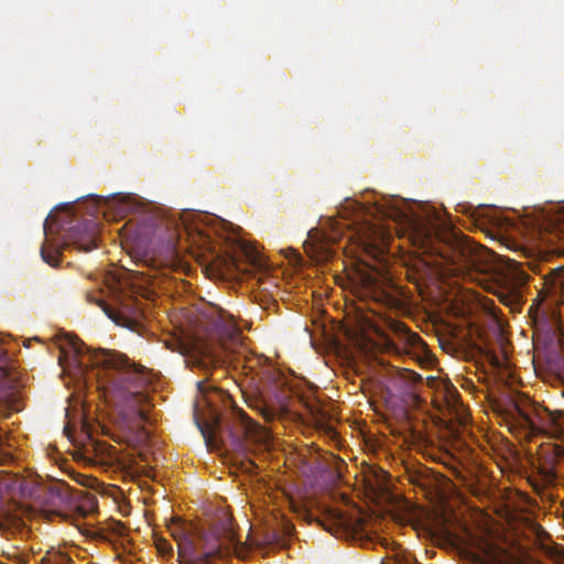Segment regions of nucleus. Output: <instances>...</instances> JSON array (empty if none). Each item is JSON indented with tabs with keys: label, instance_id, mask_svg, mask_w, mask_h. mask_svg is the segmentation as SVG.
<instances>
[{
	"label": "nucleus",
	"instance_id": "dca6fc26",
	"mask_svg": "<svg viewBox=\"0 0 564 564\" xmlns=\"http://www.w3.org/2000/svg\"><path fill=\"white\" fill-rule=\"evenodd\" d=\"M155 545H156L158 552L162 556H171L173 554V547L167 540L160 538L155 541Z\"/></svg>",
	"mask_w": 564,
	"mask_h": 564
},
{
	"label": "nucleus",
	"instance_id": "f257e3e1",
	"mask_svg": "<svg viewBox=\"0 0 564 564\" xmlns=\"http://www.w3.org/2000/svg\"><path fill=\"white\" fill-rule=\"evenodd\" d=\"M68 346L73 362L83 376H94L106 394L131 408L138 423L148 420L147 412L141 409L149 384L143 367L115 350L91 349L77 337L70 338Z\"/></svg>",
	"mask_w": 564,
	"mask_h": 564
},
{
	"label": "nucleus",
	"instance_id": "f03ea898",
	"mask_svg": "<svg viewBox=\"0 0 564 564\" xmlns=\"http://www.w3.org/2000/svg\"><path fill=\"white\" fill-rule=\"evenodd\" d=\"M373 215L379 220H391L395 232L423 253L438 257L449 264L478 270L482 249L467 236L448 232L441 235L434 225L408 209L404 200L376 203Z\"/></svg>",
	"mask_w": 564,
	"mask_h": 564
},
{
	"label": "nucleus",
	"instance_id": "6ab92c4d",
	"mask_svg": "<svg viewBox=\"0 0 564 564\" xmlns=\"http://www.w3.org/2000/svg\"><path fill=\"white\" fill-rule=\"evenodd\" d=\"M371 235L373 237H370V239L375 242V240L377 239H381L383 240L386 235H388L383 229L382 230H379L375 225L372 226V229H371Z\"/></svg>",
	"mask_w": 564,
	"mask_h": 564
},
{
	"label": "nucleus",
	"instance_id": "0eeeda50",
	"mask_svg": "<svg viewBox=\"0 0 564 564\" xmlns=\"http://www.w3.org/2000/svg\"><path fill=\"white\" fill-rule=\"evenodd\" d=\"M514 410L517 424L529 436H545L564 441V412L539 408L529 413L518 405Z\"/></svg>",
	"mask_w": 564,
	"mask_h": 564
},
{
	"label": "nucleus",
	"instance_id": "aec40b11",
	"mask_svg": "<svg viewBox=\"0 0 564 564\" xmlns=\"http://www.w3.org/2000/svg\"><path fill=\"white\" fill-rule=\"evenodd\" d=\"M226 264L229 267V265H232V267H237L238 265V259L236 256L231 254L228 257L227 260H225Z\"/></svg>",
	"mask_w": 564,
	"mask_h": 564
},
{
	"label": "nucleus",
	"instance_id": "f3484780",
	"mask_svg": "<svg viewBox=\"0 0 564 564\" xmlns=\"http://www.w3.org/2000/svg\"><path fill=\"white\" fill-rule=\"evenodd\" d=\"M564 457V447L558 444L552 445V455L549 457V463L554 464L557 462V459Z\"/></svg>",
	"mask_w": 564,
	"mask_h": 564
},
{
	"label": "nucleus",
	"instance_id": "f8f14e48",
	"mask_svg": "<svg viewBox=\"0 0 564 564\" xmlns=\"http://www.w3.org/2000/svg\"><path fill=\"white\" fill-rule=\"evenodd\" d=\"M97 304L102 308L107 316L116 323H119L120 318L127 315H131L132 317H137L138 315V310L134 307L133 303L121 304L119 312H113L102 300H98Z\"/></svg>",
	"mask_w": 564,
	"mask_h": 564
},
{
	"label": "nucleus",
	"instance_id": "2eb2a0df",
	"mask_svg": "<svg viewBox=\"0 0 564 564\" xmlns=\"http://www.w3.org/2000/svg\"><path fill=\"white\" fill-rule=\"evenodd\" d=\"M501 301L506 304V305H519L522 301V295L520 293V291L516 288H513L510 293L508 294H501Z\"/></svg>",
	"mask_w": 564,
	"mask_h": 564
},
{
	"label": "nucleus",
	"instance_id": "4468645a",
	"mask_svg": "<svg viewBox=\"0 0 564 564\" xmlns=\"http://www.w3.org/2000/svg\"><path fill=\"white\" fill-rule=\"evenodd\" d=\"M237 247H238V250L240 251L241 256L246 259L247 262H249L252 265L259 264L260 256L253 247L249 246L245 241H239Z\"/></svg>",
	"mask_w": 564,
	"mask_h": 564
},
{
	"label": "nucleus",
	"instance_id": "20e7f679",
	"mask_svg": "<svg viewBox=\"0 0 564 564\" xmlns=\"http://www.w3.org/2000/svg\"><path fill=\"white\" fill-rule=\"evenodd\" d=\"M212 324L210 340H216L217 346L208 343L197 344L193 354L185 358L187 367L208 370L224 361L223 352L227 354L225 358H229V354H235L242 346L241 330L230 316L218 314Z\"/></svg>",
	"mask_w": 564,
	"mask_h": 564
},
{
	"label": "nucleus",
	"instance_id": "1a4fd4ad",
	"mask_svg": "<svg viewBox=\"0 0 564 564\" xmlns=\"http://www.w3.org/2000/svg\"><path fill=\"white\" fill-rule=\"evenodd\" d=\"M8 364L7 352L0 348V414L8 410H17L13 405L17 400V378L9 370Z\"/></svg>",
	"mask_w": 564,
	"mask_h": 564
},
{
	"label": "nucleus",
	"instance_id": "423d86ee",
	"mask_svg": "<svg viewBox=\"0 0 564 564\" xmlns=\"http://www.w3.org/2000/svg\"><path fill=\"white\" fill-rule=\"evenodd\" d=\"M167 529L177 544L180 564H210L219 552L214 534H205L180 518L171 519Z\"/></svg>",
	"mask_w": 564,
	"mask_h": 564
},
{
	"label": "nucleus",
	"instance_id": "39448f33",
	"mask_svg": "<svg viewBox=\"0 0 564 564\" xmlns=\"http://www.w3.org/2000/svg\"><path fill=\"white\" fill-rule=\"evenodd\" d=\"M199 429L207 445H225L231 441L235 446H241L245 438L261 441L264 437L262 426L237 406L226 415L213 412L212 422L199 425Z\"/></svg>",
	"mask_w": 564,
	"mask_h": 564
},
{
	"label": "nucleus",
	"instance_id": "7ed1b4c3",
	"mask_svg": "<svg viewBox=\"0 0 564 564\" xmlns=\"http://www.w3.org/2000/svg\"><path fill=\"white\" fill-rule=\"evenodd\" d=\"M45 240L40 253L44 262L57 267L62 250L75 248L88 252L97 247L98 223L95 219H64L56 228L44 223Z\"/></svg>",
	"mask_w": 564,
	"mask_h": 564
},
{
	"label": "nucleus",
	"instance_id": "a211bd4d",
	"mask_svg": "<svg viewBox=\"0 0 564 564\" xmlns=\"http://www.w3.org/2000/svg\"><path fill=\"white\" fill-rule=\"evenodd\" d=\"M403 376L411 383L422 381V377L419 373L408 369H404Z\"/></svg>",
	"mask_w": 564,
	"mask_h": 564
},
{
	"label": "nucleus",
	"instance_id": "b1692460",
	"mask_svg": "<svg viewBox=\"0 0 564 564\" xmlns=\"http://www.w3.org/2000/svg\"><path fill=\"white\" fill-rule=\"evenodd\" d=\"M560 564H564V554H563V556L561 557Z\"/></svg>",
	"mask_w": 564,
	"mask_h": 564
},
{
	"label": "nucleus",
	"instance_id": "412c9836",
	"mask_svg": "<svg viewBox=\"0 0 564 564\" xmlns=\"http://www.w3.org/2000/svg\"><path fill=\"white\" fill-rule=\"evenodd\" d=\"M527 279H528V275L524 273V272H520L519 273V279H518V283L521 285V284H524L527 282Z\"/></svg>",
	"mask_w": 564,
	"mask_h": 564
},
{
	"label": "nucleus",
	"instance_id": "4be33fe9",
	"mask_svg": "<svg viewBox=\"0 0 564 564\" xmlns=\"http://www.w3.org/2000/svg\"><path fill=\"white\" fill-rule=\"evenodd\" d=\"M304 405L311 411L313 412L314 411V405L312 403H310L308 401H304Z\"/></svg>",
	"mask_w": 564,
	"mask_h": 564
},
{
	"label": "nucleus",
	"instance_id": "9b49d317",
	"mask_svg": "<svg viewBox=\"0 0 564 564\" xmlns=\"http://www.w3.org/2000/svg\"><path fill=\"white\" fill-rule=\"evenodd\" d=\"M392 329L401 339L404 340V345L409 348L417 350H424L426 348L422 338L416 333H412L405 324L395 322Z\"/></svg>",
	"mask_w": 564,
	"mask_h": 564
},
{
	"label": "nucleus",
	"instance_id": "9d476101",
	"mask_svg": "<svg viewBox=\"0 0 564 564\" xmlns=\"http://www.w3.org/2000/svg\"><path fill=\"white\" fill-rule=\"evenodd\" d=\"M205 534H214L219 541V552L215 557L220 556L224 546H229L236 542V535L234 531L232 518L227 512L223 511L217 517L210 531H204Z\"/></svg>",
	"mask_w": 564,
	"mask_h": 564
},
{
	"label": "nucleus",
	"instance_id": "6e6552de",
	"mask_svg": "<svg viewBox=\"0 0 564 564\" xmlns=\"http://www.w3.org/2000/svg\"><path fill=\"white\" fill-rule=\"evenodd\" d=\"M51 507L57 510H74L85 517L97 509L94 495L82 490H72L65 484H56L50 488Z\"/></svg>",
	"mask_w": 564,
	"mask_h": 564
},
{
	"label": "nucleus",
	"instance_id": "ddd939ff",
	"mask_svg": "<svg viewBox=\"0 0 564 564\" xmlns=\"http://www.w3.org/2000/svg\"><path fill=\"white\" fill-rule=\"evenodd\" d=\"M294 524L288 519L282 518L278 529L273 532V538L280 542L281 540L291 538L294 534Z\"/></svg>",
	"mask_w": 564,
	"mask_h": 564
},
{
	"label": "nucleus",
	"instance_id": "5701e85b",
	"mask_svg": "<svg viewBox=\"0 0 564 564\" xmlns=\"http://www.w3.org/2000/svg\"><path fill=\"white\" fill-rule=\"evenodd\" d=\"M197 386H198V389H199V390H202V388H203V382H202V381H198V382H197Z\"/></svg>",
	"mask_w": 564,
	"mask_h": 564
}]
</instances>
